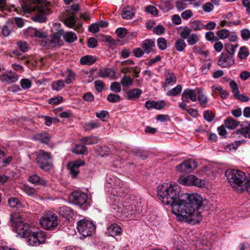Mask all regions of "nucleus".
Returning a JSON list of instances; mask_svg holds the SVG:
<instances>
[{
    "instance_id": "c85d7f7f",
    "label": "nucleus",
    "mask_w": 250,
    "mask_h": 250,
    "mask_svg": "<svg viewBox=\"0 0 250 250\" xmlns=\"http://www.w3.org/2000/svg\"><path fill=\"white\" fill-rule=\"evenodd\" d=\"M35 137L37 140H40L41 143L45 144H48L50 140V136L45 132L37 134Z\"/></svg>"
},
{
    "instance_id": "f8f14e48",
    "label": "nucleus",
    "mask_w": 250,
    "mask_h": 250,
    "mask_svg": "<svg viewBox=\"0 0 250 250\" xmlns=\"http://www.w3.org/2000/svg\"><path fill=\"white\" fill-rule=\"evenodd\" d=\"M197 162L192 159H188L176 167V170L181 173H188L196 168Z\"/></svg>"
},
{
    "instance_id": "680f3d73",
    "label": "nucleus",
    "mask_w": 250,
    "mask_h": 250,
    "mask_svg": "<svg viewBox=\"0 0 250 250\" xmlns=\"http://www.w3.org/2000/svg\"><path fill=\"white\" fill-rule=\"evenodd\" d=\"M153 108L157 110H161L166 106V104L164 101L156 102L153 100Z\"/></svg>"
},
{
    "instance_id": "8fccbe9b",
    "label": "nucleus",
    "mask_w": 250,
    "mask_h": 250,
    "mask_svg": "<svg viewBox=\"0 0 250 250\" xmlns=\"http://www.w3.org/2000/svg\"><path fill=\"white\" fill-rule=\"evenodd\" d=\"M120 96L116 94L110 93L107 97V100L112 103L118 102L120 100Z\"/></svg>"
},
{
    "instance_id": "4468645a",
    "label": "nucleus",
    "mask_w": 250,
    "mask_h": 250,
    "mask_svg": "<svg viewBox=\"0 0 250 250\" xmlns=\"http://www.w3.org/2000/svg\"><path fill=\"white\" fill-rule=\"evenodd\" d=\"M197 92H201V88H196L194 89L187 88L185 89L182 94V100L187 103H189L190 101L196 102Z\"/></svg>"
},
{
    "instance_id": "f257e3e1",
    "label": "nucleus",
    "mask_w": 250,
    "mask_h": 250,
    "mask_svg": "<svg viewBox=\"0 0 250 250\" xmlns=\"http://www.w3.org/2000/svg\"><path fill=\"white\" fill-rule=\"evenodd\" d=\"M181 188L177 184L159 185L157 188V195L159 199L165 205H170L172 212L176 216L180 212L181 204L183 196L180 195Z\"/></svg>"
},
{
    "instance_id": "2eb2a0df",
    "label": "nucleus",
    "mask_w": 250,
    "mask_h": 250,
    "mask_svg": "<svg viewBox=\"0 0 250 250\" xmlns=\"http://www.w3.org/2000/svg\"><path fill=\"white\" fill-rule=\"evenodd\" d=\"M71 199L74 204L81 206L86 203L87 196L83 192L76 191L71 193Z\"/></svg>"
},
{
    "instance_id": "a19ab883",
    "label": "nucleus",
    "mask_w": 250,
    "mask_h": 250,
    "mask_svg": "<svg viewBox=\"0 0 250 250\" xmlns=\"http://www.w3.org/2000/svg\"><path fill=\"white\" fill-rule=\"evenodd\" d=\"M174 46L177 51L181 52L184 50L187 45L184 40L180 39L176 41Z\"/></svg>"
},
{
    "instance_id": "e2e57ef3",
    "label": "nucleus",
    "mask_w": 250,
    "mask_h": 250,
    "mask_svg": "<svg viewBox=\"0 0 250 250\" xmlns=\"http://www.w3.org/2000/svg\"><path fill=\"white\" fill-rule=\"evenodd\" d=\"M95 87L98 92H101L104 86L103 81L101 80H96L94 82Z\"/></svg>"
},
{
    "instance_id": "4be33fe9",
    "label": "nucleus",
    "mask_w": 250,
    "mask_h": 250,
    "mask_svg": "<svg viewBox=\"0 0 250 250\" xmlns=\"http://www.w3.org/2000/svg\"><path fill=\"white\" fill-rule=\"evenodd\" d=\"M155 45V42L152 39H146L143 42L141 46L145 52L148 54L153 51V47Z\"/></svg>"
},
{
    "instance_id": "3c124183",
    "label": "nucleus",
    "mask_w": 250,
    "mask_h": 250,
    "mask_svg": "<svg viewBox=\"0 0 250 250\" xmlns=\"http://www.w3.org/2000/svg\"><path fill=\"white\" fill-rule=\"evenodd\" d=\"M204 118L207 121L210 122L214 119L215 114L212 111L208 110L205 111L204 113Z\"/></svg>"
},
{
    "instance_id": "5fc2aeb1",
    "label": "nucleus",
    "mask_w": 250,
    "mask_h": 250,
    "mask_svg": "<svg viewBox=\"0 0 250 250\" xmlns=\"http://www.w3.org/2000/svg\"><path fill=\"white\" fill-rule=\"evenodd\" d=\"M199 40V38L196 34L190 35L188 39V44L192 45L197 43Z\"/></svg>"
},
{
    "instance_id": "39448f33",
    "label": "nucleus",
    "mask_w": 250,
    "mask_h": 250,
    "mask_svg": "<svg viewBox=\"0 0 250 250\" xmlns=\"http://www.w3.org/2000/svg\"><path fill=\"white\" fill-rule=\"evenodd\" d=\"M35 161L42 170L48 171L53 167L52 157L50 153L40 149L35 153Z\"/></svg>"
},
{
    "instance_id": "c9c22d12",
    "label": "nucleus",
    "mask_w": 250,
    "mask_h": 250,
    "mask_svg": "<svg viewBox=\"0 0 250 250\" xmlns=\"http://www.w3.org/2000/svg\"><path fill=\"white\" fill-rule=\"evenodd\" d=\"M73 152L77 154H87V147L83 145H78L73 149Z\"/></svg>"
},
{
    "instance_id": "aec40b11",
    "label": "nucleus",
    "mask_w": 250,
    "mask_h": 250,
    "mask_svg": "<svg viewBox=\"0 0 250 250\" xmlns=\"http://www.w3.org/2000/svg\"><path fill=\"white\" fill-rule=\"evenodd\" d=\"M8 205L11 208H16V210L21 211L24 208V206L21 203L19 199L16 197H11L8 200Z\"/></svg>"
},
{
    "instance_id": "20e7f679",
    "label": "nucleus",
    "mask_w": 250,
    "mask_h": 250,
    "mask_svg": "<svg viewBox=\"0 0 250 250\" xmlns=\"http://www.w3.org/2000/svg\"><path fill=\"white\" fill-rule=\"evenodd\" d=\"M10 220L12 223L11 226L19 235L25 238L30 234L31 230L29 225L23 222L19 214L16 213L11 214Z\"/></svg>"
},
{
    "instance_id": "b1692460",
    "label": "nucleus",
    "mask_w": 250,
    "mask_h": 250,
    "mask_svg": "<svg viewBox=\"0 0 250 250\" xmlns=\"http://www.w3.org/2000/svg\"><path fill=\"white\" fill-rule=\"evenodd\" d=\"M99 141V138L97 136H90L83 137L80 139V141L85 145L96 144Z\"/></svg>"
},
{
    "instance_id": "0e129e2a",
    "label": "nucleus",
    "mask_w": 250,
    "mask_h": 250,
    "mask_svg": "<svg viewBox=\"0 0 250 250\" xmlns=\"http://www.w3.org/2000/svg\"><path fill=\"white\" fill-rule=\"evenodd\" d=\"M17 44L19 48L22 52H26L28 50V45L25 42L20 41Z\"/></svg>"
},
{
    "instance_id": "dca6fc26",
    "label": "nucleus",
    "mask_w": 250,
    "mask_h": 250,
    "mask_svg": "<svg viewBox=\"0 0 250 250\" xmlns=\"http://www.w3.org/2000/svg\"><path fill=\"white\" fill-rule=\"evenodd\" d=\"M84 161L81 160L70 162L67 164V167L70 171L72 177L75 178L78 175L79 173L78 168L80 167L84 166Z\"/></svg>"
},
{
    "instance_id": "473e14b6",
    "label": "nucleus",
    "mask_w": 250,
    "mask_h": 250,
    "mask_svg": "<svg viewBox=\"0 0 250 250\" xmlns=\"http://www.w3.org/2000/svg\"><path fill=\"white\" fill-rule=\"evenodd\" d=\"M197 93L198 94L197 99L200 106L203 108L207 107L208 98L203 94L201 89V92H197Z\"/></svg>"
},
{
    "instance_id": "13d9d810",
    "label": "nucleus",
    "mask_w": 250,
    "mask_h": 250,
    "mask_svg": "<svg viewBox=\"0 0 250 250\" xmlns=\"http://www.w3.org/2000/svg\"><path fill=\"white\" fill-rule=\"evenodd\" d=\"M98 151L102 157H104L109 154L110 149L107 146H103L100 147L98 149Z\"/></svg>"
},
{
    "instance_id": "f3484780",
    "label": "nucleus",
    "mask_w": 250,
    "mask_h": 250,
    "mask_svg": "<svg viewBox=\"0 0 250 250\" xmlns=\"http://www.w3.org/2000/svg\"><path fill=\"white\" fill-rule=\"evenodd\" d=\"M19 76L13 71H10L7 73L0 75V80L7 84H11L18 81Z\"/></svg>"
},
{
    "instance_id": "79ce46f5",
    "label": "nucleus",
    "mask_w": 250,
    "mask_h": 250,
    "mask_svg": "<svg viewBox=\"0 0 250 250\" xmlns=\"http://www.w3.org/2000/svg\"><path fill=\"white\" fill-rule=\"evenodd\" d=\"M190 26L194 31L200 30L204 28V25L199 20H195L191 22Z\"/></svg>"
},
{
    "instance_id": "f03ea898",
    "label": "nucleus",
    "mask_w": 250,
    "mask_h": 250,
    "mask_svg": "<svg viewBox=\"0 0 250 250\" xmlns=\"http://www.w3.org/2000/svg\"><path fill=\"white\" fill-rule=\"evenodd\" d=\"M186 199H183L181 204L180 213L181 211L191 212L198 210L205 207L207 204V201L203 199L200 195L191 194L186 195Z\"/></svg>"
},
{
    "instance_id": "09e8293b",
    "label": "nucleus",
    "mask_w": 250,
    "mask_h": 250,
    "mask_svg": "<svg viewBox=\"0 0 250 250\" xmlns=\"http://www.w3.org/2000/svg\"><path fill=\"white\" fill-rule=\"evenodd\" d=\"M76 21L73 16H70L64 20V23L68 27L72 28L75 24Z\"/></svg>"
},
{
    "instance_id": "0eeeda50",
    "label": "nucleus",
    "mask_w": 250,
    "mask_h": 250,
    "mask_svg": "<svg viewBox=\"0 0 250 250\" xmlns=\"http://www.w3.org/2000/svg\"><path fill=\"white\" fill-rule=\"evenodd\" d=\"M77 229L80 233L86 237L92 235L95 230L96 226L93 221L83 219L77 222Z\"/></svg>"
},
{
    "instance_id": "5701e85b",
    "label": "nucleus",
    "mask_w": 250,
    "mask_h": 250,
    "mask_svg": "<svg viewBox=\"0 0 250 250\" xmlns=\"http://www.w3.org/2000/svg\"><path fill=\"white\" fill-rule=\"evenodd\" d=\"M142 93V90L139 88L130 89L126 93V98L129 100L138 99L141 96Z\"/></svg>"
},
{
    "instance_id": "6ab92c4d",
    "label": "nucleus",
    "mask_w": 250,
    "mask_h": 250,
    "mask_svg": "<svg viewBox=\"0 0 250 250\" xmlns=\"http://www.w3.org/2000/svg\"><path fill=\"white\" fill-rule=\"evenodd\" d=\"M121 231V227L117 224L114 223L107 228L106 233L111 236H115L120 235Z\"/></svg>"
},
{
    "instance_id": "bb28decb",
    "label": "nucleus",
    "mask_w": 250,
    "mask_h": 250,
    "mask_svg": "<svg viewBox=\"0 0 250 250\" xmlns=\"http://www.w3.org/2000/svg\"><path fill=\"white\" fill-rule=\"evenodd\" d=\"M135 15L134 9L130 6L124 8L122 13V17L124 19H129Z\"/></svg>"
},
{
    "instance_id": "de8ad7c7",
    "label": "nucleus",
    "mask_w": 250,
    "mask_h": 250,
    "mask_svg": "<svg viewBox=\"0 0 250 250\" xmlns=\"http://www.w3.org/2000/svg\"><path fill=\"white\" fill-rule=\"evenodd\" d=\"M167 41L164 38H159L157 40V45L161 50H164L167 48Z\"/></svg>"
},
{
    "instance_id": "49530a36",
    "label": "nucleus",
    "mask_w": 250,
    "mask_h": 250,
    "mask_svg": "<svg viewBox=\"0 0 250 250\" xmlns=\"http://www.w3.org/2000/svg\"><path fill=\"white\" fill-rule=\"evenodd\" d=\"M229 31L225 29H222L216 32V35L220 39L224 40L229 37Z\"/></svg>"
},
{
    "instance_id": "72a5a7b5",
    "label": "nucleus",
    "mask_w": 250,
    "mask_h": 250,
    "mask_svg": "<svg viewBox=\"0 0 250 250\" xmlns=\"http://www.w3.org/2000/svg\"><path fill=\"white\" fill-rule=\"evenodd\" d=\"M113 209L116 212L118 213L119 214H124L125 215V214H126L127 212L126 205H125L121 202H119L117 205H115Z\"/></svg>"
},
{
    "instance_id": "ea45409f",
    "label": "nucleus",
    "mask_w": 250,
    "mask_h": 250,
    "mask_svg": "<svg viewBox=\"0 0 250 250\" xmlns=\"http://www.w3.org/2000/svg\"><path fill=\"white\" fill-rule=\"evenodd\" d=\"M21 189L28 195L33 196L36 192V190L32 187L27 185H22L21 187Z\"/></svg>"
},
{
    "instance_id": "f704fd0d",
    "label": "nucleus",
    "mask_w": 250,
    "mask_h": 250,
    "mask_svg": "<svg viewBox=\"0 0 250 250\" xmlns=\"http://www.w3.org/2000/svg\"><path fill=\"white\" fill-rule=\"evenodd\" d=\"M182 90V86L181 84H178L172 89L168 91L167 95L168 96H177L180 94Z\"/></svg>"
},
{
    "instance_id": "4c0bfd02",
    "label": "nucleus",
    "mask_w": 250,
    "mask_h": 250,
    "mask_svg": "<svg viewBox=\"0 0 250 250\" xmlns=\"http://www.w3.org/2000/svg\"><path fill=\"white\" fill-rule=\"evenodd\" d=\"M236 133L237 134L243 135L245 137L250 138V124H249L248 125H246L245 127L237 130Z\"/></svg>"
},
{
    "instance_id": "6e6552de",
    "label": "nucleus",
    "mask_w": 250,
    "mask_h": 250,
    "mask_svg": "<svg viewBox=\"0 0 250 250\" xmlns=\"http://www.w3.org/2000/svg\"><path fill=\"white\" fill-rule=\"evenodd\" d=\"M40 224L46 229H53L58 225V216L55 213L47 214L40 220Z\"/></svg>"
},
{
    "instance_id": "052dcab7",
    "label": "nucleus",
    "mask_w": 250,
    "mask_h": 250,
    "mask_svg": "<svg viewBox=\"0 0 250 250\" xmlns=\"http://www.w3.org/2000/svg\"><path fill=\"white\" fill-rule=\"evenodd\" d=\"M21 86L24 89H28L31 86V82L28 79H22L21 80Z\"/></svg>"
},
{
    "instance_id": "9d476101",
    "label": "nucleus",
    "mask_w": 250,
    "mask_h": 250,
    "mask_svg": "<svg viewBox=\"0 0 250 250\" xmlns=\"http://www.w3.org/2000/svg\"><path fill=\"white\" fill-rule=\"evenodd\" d=\"M27 237H28L27 242L29 245L36 246L45 242L46 234L43 231L33 232L31 231L30 234Z\"/></svg>"
},
{
    "instance_id": "9b49d317",
    "label": "nucleus",
    "mask_w": 250,
    "mask_h": 250,
    "mask_svg": "<svg viewBox=\"0 0 250 250\" xmlns=\"http://www.w3.org/2000/svg\"><path fill=\"white\" fill-rule=\"evenodd\" d=\"M64 33L62 29H60L58 32L54 33L51 36L46 37L45 40L41 41V44L42 46H55L58 45L61 36Z\"/></svg>"
},
{
    "instance_id": "423d86ee",
    "label": "nucleus",
    "mask_w": 250,
    "mask_h": 250,
    "mask_svg": "<svg viewBox=\"0 0 250 250\" xmlns=\"http://www.w3.org/2000/svg\"><path fill=\"white\" fill-rule=\"evenodd\" d=\"M176 218L179 221L186 222L192 225L198 224L202 220L201 212L198 210L193 212L181 211V213H178Z\"/></svg>"
},
{
    "instance_id": "a211bd4d",
    "label": "nucleus",
    "mask_w": 250,
    "mask_h": 250,
    "mask_svg": "<svg viewBox=\"0 0 250 250\" xmlns=\"http://www.w3.org/2000/svg\"><path fill=\"white\" fill-rule=\"evenodd\" d=\"M165 76L166 77L165 82L163 85L164 88L167 87L170 84L175 83L177 81L176 77L175 74L171 72L169 70H167L165 73Z\"/></svg>"
},
{
    "instance_id": "bf43d9fd",
    "label": "nucleus",
    "mask_w": 250,
    "mask_h": 250,
    "mask_svg": "<svg viewBox=\"0 0 250 250\" xmlns=\"http://www.w3.org/2000/svg\"><path fill=\"white\" fill-rule=\"evenodd\" d=\"M241 36L244 41H248L250 39V30L245 28L241 30Z\"/></svg>"
},
{
    "instance_id": "7c9ffc66",
    "label": "nucleus",
    "mask_w": 250,
    "mask_h": 250,
    "mask_svg": "<svg viewBox=\"0 0 250 250\" xmlns=\"http://www.w3.org/2000/svg\"><path fill=\"white\" fill-rule=\"evenodd\" d=\"M100 125L101 124L99 121H93L85 123L84 125V128L85 131H89L99 127Z\"/></svg>"
},
{
    "instance_id": "cd10ccee",
    "label": "nucleus",
    "mask_w": 250,
    "mask_h": 250,
    "mask_svg": "<svg viewBox=\"0 0 250 250\" xmlns=\"http://www.w3.org/2000/svg\"><path fill=\"white\" fill-rule=\"evenodd\" d=\"M239 123V122L231 117L227 118L224 121L225 126L228 128L231 129L236 128L238 126Z\"/></svg>"
},
{
    "instance_id": "a878e982",
    "label": "nucleus",
    "mask_w": 250,
    "mask_h": 250,
    "mask_svg": "<svg viewBox=\"0 0 250 250\" xmlns=\"http://www.w3.org/2000/svg\"><path fill=\"white\" fill-rule=\"evenodd\" d=\"M96 61V57L93 56L86 55L81 58L80 63L83 65H90L95 63Z\"/></svg>"
},
{
    "instance_id": "4d7b16f0",
    "label": "nucleus",
    "mask_w": 250,
    "mask_h": 250,
    "mask_svg": "<svg viewBox=\"0 0 250 250\" xmlns=\"http://www.w3.org/2000/svg\"><path fill=\"white\" fill-rule=\"evenodd\" d=\"M126 209H127L126 214H125V216H126L134 214L136 212L135 206L130 204L126 205Z\"/></svg>"
},
{
    "instance_id": "ddd939ff",
    "label": "nucleus",
    "mask_w": 250,
    "mask_h": 250,
    "mask_svg": "<svg viewBox=\"0 0 250 250\" xmlns=\"http://www.w3.org/2000/svg\"><path fill=\"white\" fill-rule=\"evenodd\" d=\"M235 64V60L233 56L222 52L218 59L217 64L222 68H228Z\"/></svg>"
},
{
    "instance_id": "774afa93",
    "label": "nucleus",
    "mask_w": 250,
    "mask_h": 250,
    "mask_svg": "<svg viewBox=\"0 0 250 250\" xmlns=\"http://www.w3.org/2000/svg\"><path fill=\"white\" fill-rule=\"evenodd\" d=\"M134 55L137 58L142 57L145 53V51L141 48H134L132 50Z\"/></svg>"
},
{
    "instance_id": "e433bc0d",
    "label": "nucleus",
    "mask_w": 250,
    "mask_h": 250,
    "mask_svg": "<svg viewBox=\"0 0 250 250\" xmlns=\"http://www.w3.org/2000/svg\"><path fill=\"white\" fill-rule=\"evenodd\" d=\"M32 20L35 22H43L46 20V16L43 11H40L36 16L32 17Z\"/></svg>"
},
{
    "instance_id": "864d4df0",
    "label": "nucleus",
    "mask_w": 250,
    "mask_h": 250,
    "mask_svg": "<svg viewBox=\"0 0 250 250\" xmlns=\"http://www.w3.org/2000/svg\"><path fill=\"white\" fill-rule=\"evenodd\" d=\"M191 32V29L189 28L188 26L184 27L183 30L181 31L180 33V36L182 38V39H186L190 36V34Z\"/></svg>"
},
{
    "instance_id": "a18cd8bd",
    "label": "nucleus",
    "mask_w": 250,
    "mask_h": 250,
    "mask_svg": "<svg viewBox=\"0 0 250 250\" xmlns=\"http://www.w3.org/2000/svg\"><path fill=\"white\" fill-rule=\"evenodd\" d=\"M52 86L54 90L60 91L65 86L64 81L60 80L55 81L53 82Z\"/></svg>"
},
{
    "instance_id": "393cba45",
    "label": "nucleus",
    "mask_w": 250,
    "mask_h": 250,
    "mask_svg": "<svg viewBox=\"0 0 250 250\" xmlns=\"http://www.w3.org/2000/svg\"><path fill=\"white\" fill-rule=\"evenodd\" d=\"M60 214L64 218L69 220L71 218L74 213L73 210L67 206H63L60 208Z\"/></svg>"
},
{
    "instance_id": "7ed1b4c3",
    "label": "nucleus",
    "mask_w": 250,
    "mask_h": 250,
    "mask_svg": "<svg viewBox=\"0 0 250 250\" xmlns=\"http://www.w3.org/2000/svg\"><path fill=\"white\" fill-rule=\"evenodd\" d=\"M225 176L229 183L233 187H244L248 192H250V178L238 169H229L226 171Z\"/></svg>"
},
{
    "instance_id": "603ef678",
    "label": "nucleus",
    "mask_w": 250,
    "mask_h": 250,
    "mask_svg": "<svg viewBox=\"0 0 250 250\" xmlns=\"http://www.w3.org/2000/svg\"><path fill=\"white\" fill-rule=\"evenodd\" d=\"M67 76L65 80V82L69 84L75 79V73L70 69H67Z\"/></svg>"
},
{
    "instance_id": "338daca9",
    "label": "nucleus",
    "mask_w": 250,
    "mask_h": 250,
    "mask_svg": "<svg viewBox=\"0 0 250 250\" xmlns=\"http://www.w3.org/2000/svg\"><path fill=\"white\" fill-rule=\"evenodd\" d=\"M11 25V23H6L2 28V34L5 36L7 37L9 35L11 30L10 29V26Z\"/></svg>"
},
{
    "instance_id": "1a4fd4ad",
    "label": "nucleus",
    "mask_w": 250,
    "mask_h": 250,
    "mask_svg": "<svg viewBox=\"0 0 250 250\" xmlns=\"http://www.w3.org/2000/svg\"><path fill=\"white\" fill-rule=\"evenodd\" d=\"M179 184L185 186H195L198 187H204L205 186V181L198 178L193 175H189L187 177H181L178 179Z\"/></svg>"
},
{
    "instance_id": "c756f323",
    "label": "nucleus",
    "mask_w": 250,
    "mask_h": 250,
    "mask_svg": "<svg viewBox=\"0 0 250 250\" xmlns=\"http://www.w3.org/2000/svg\"><path fill=\"white\" fill-rule=\"evenodd\" d=\"M124 184L120 181H117L115 183V189H117V193L119 196H122V193H127L128 192V190L127 188H124Z\"/></svg>"
},
{
    "instance_id": "37998d69",
    "label": "nucleus",
    "mask_w": 250,
    "mask_h": 250,
    "mask_svg": "<svg viewBox=\"0 0 250 250\" xmlns=\"http://www.w3.org/2000/svg\"><path fill=\"white\" fill-rule=\"evenodd\" d=\"M133 79L129 76L124 75L121 79L120 83L124 87L131 85L133 83Z\"/></svg>"
},
{
    "instance_id": "58836bf2",
    "label": "nucleus",
    "mask_w": 250,
    "mask_h": 250,
    "mask_svg": "<svg viewBox=\"0 0 250 250\" xmlns=\"http://www.w3.org/2000/svg\"><path fill=\"white\" fill-rule=\"evenodd\" d=\"M114 74V72L110 68H104L100 69L99 72V75L103 78L109 77L112 76Z\"/></svg>"
},
{
    "instance_id": "6e6d98bb",
    "label": "nucleus",
    "mask_w": 250,
    "mask_h": 250,
    "mask_svg": "<svg viewBox=\"0 0 250 250\" xmlns=\"http://www.w3.org/2000/svg\"><path fill=\"white\" fill-rule=\"evenodd\" d=\"M110 88L111 90L115 93H119L121 91V87L120 84L117 82H114L112 83Z\"/></svg>"
},
{
    "instance_id": "69168bd1",
    "label": "nucleus",
    "mask_w": 250,
    "mask_h": 250,
    "mask_svg": "<svg viewBox=\"0 0 250 250\" xmlns=\"http://www.w3.org/2000/svg\"><path fill=\"white\" fill-rule=\"evenodd\" d=\"M116 33L117 36L121 38H124L127 33V29L124 28H119L116 29Z\"/></svg>"
},
{
    "instance_id": "c03bdc74",
    "label": "nucleus",
    "mask_w": 250,
    "mask_h": 250,
    "mask_svg": "<svg viewBox=\"0 0 250 250\" xmlns=\"http://www.w3.org/2000/svg\"><path fill=\"white\" fill-rule=\"evenodd\" d=\"M249 55V51L246 46H242L239 49L238 57L243 60L247 57Z\"/></svg>"
},
{
    "instance_id": "2f4dec72",
    "label": "nucleus",
    "mask_w": 250,
    "mask_h": 250,
    "mask_svg": "<svg viewBox=\"0 0 250 250\" xmlns=\"http://www.w3.org/2000/svg\"><path fill=\"white\" fill-rule=\"evenodd\" d=\"M64 40L67 42L72 43L77 39V36L74 32H67L62 35Z\"/></svg>"
},
{
    "instance_id": "412c9836",
    "label": "nucleus",
    "mask_w": 250,
    "mask_h": 250,
    "mask_svg": "<svg viewBox=\"0 0 250 250\" xmlns=\"http://www.w3.org/2000/svg\"><path fill=\"white\" fill-rule=\"evenodd\" d=\"M28 181L35 185L45 186L47 184L46 180L37 174H34L29 177Z\"/></svg>"
}]
</instances>
